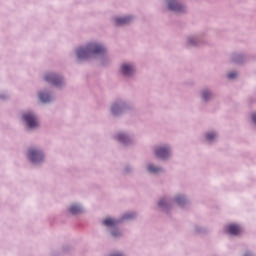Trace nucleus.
Here are the masks:
<instances>
[{"mask_svg": "<svg viewBox=\"0 0 256 256\" xmlns=\"http://www.w3.org/2000/svg\"><path fill=\"white\" fill-rule=\"evenodd\" d=\"M105 47L98 45V43H90L86 47H81L77 51V57L79 59H86L89 55H99L104 53Z\"/></svg>", "mask_w": 256, "mask_h": 256, "instance_id": "nucleus-1", "label": "nucleus"}, {"mask_svg": "<svg viewBox=\"0 0 256 256\" xmlns=\"http://www.w3.org/2000/svg\"><path fill=\"white\" fill-rule=\"evenodd\" d=\"M159 205H164V201H159Z\"/></svg>", "mask_w": 256, "mask_h": 256, "instance_id": "nucleus-22", "label": "nucleus"}, {"mask_svg": "<svg viewBox=\"0 0 256 256\" xmlns=\"http://www.w3.org/2000/svg\"><path fill=\"white\" fill-rule=\"evenodd\" d=\"M46 81H48L49 83H53V85H61L62 83V79L61 77H59V75H55V73H48L45 76Z\"/></svg>", "mask_w": 256, "mask_h": 256, "instance_id": "nucleus-3", "label": "nucleus"}, {"mask_svg": "<svg viewBox=\"0 0 256 256\" xmlns=\"http://www.w3.org/2000/svg\"><path fill=\"white\" fill-rule=\"evenodd\" d=\"M104 225H115V220H111V218H107L104 220Z\"/></svg>", "mask_w": 256, "mask_h": 256, "instance_id": "nucleus-15", "label": "nucleus"}, {"mask_svg": "<svg viewBox=\"0 0 256 256\" xmlns=\"http://www.w3.org/2000/svg\"><path fill=\"white\" fill-rule=\"evenodd\" d=\"M148 170L156 173L157 171H160L159 167H155V165H148Z\"/></svg>", "mask_w": 256, "mask_h": 256, "instance_id": "nucleus-14", "label": "nucleus"}, {"mask_svg": "<svg viewBox=\"0 0 256 256\" xmlns=\"http://www.w3.org/2000/svg\"><path fill=\"white\" fill-rule=\"evenodd\" d=\"M227 229L229 233H232V235H239L242 231L241 226H237V224H230Z\"/></svg>", "mask_w": 256, "mask_h": 256, "instance_id": "nucleus-7", "label": "nucleus"}, {"mask_svg": "<svg viewBox=\"0 0 256 256\" xmlns=\"http://www.w3.org/2000/svg\"><path fill=\"white\" fill-rule=\"evenodd\" d=\"M168 9H170L171 11L181 12L184 10V7L179 3H176V1H169Z\"/></svg>", "mask_w": 256, "mask_h": 256, "instance_id": "nucleus-6", "label": "nucleus"}, {"mask_svg": "<svg viewBox=\"0 0 256 256\" xmlns=\"http://www.w3.org/2000/svg\"><path fill=\"white\" fill-rule=\"evenodd\" d=\"M113 235H115L114 232H113Z\"/></svg>", "mask_w": 256, "mask_h": 256, "instance_id": "nucleus-26", "label": "nucleus"}, {"mask_svg": "<svg viewBox=\"0 0 256 256\" xmlns=\"http://www.w3.org/2000/svg\"><path fill=\"white\" fill-rule=\"evenodd\" d=\"M252 119H253L254 123H256V113H253Z\"/></svg>", "mask_w": 256, "mask_h": 256, "instance_id": "nucleus-21", "label": "nucleus"}, {"mask_svg": "<svg viewBox=\"0 0 256 256\" xmlns=\"http://www.w3.org/2000/svg\"><path fill=\"white\" fill-rule=\"evenodd\" d=\"M155 153L157 157L164 159L168 157L170 149L168 147H159L158 149H156Z\"/></svg>", "mask_w": 256, "mask_h": 256, "instance_id": "nucleus-5", "label": "nucleus"}, {"mask_svg": "<svg viewBox=\"0 0 256 256\" xmlns=\"http://www.w3.org/2000/svg\"><path fill=\"white\" fill-rule=\"evenodd\" d=\"M117 109H119V105H113V107H112V112H113L114 114H116V113H117Z\"/></svg>", "mask_w": 256, "mask_h": 256, "instance_id": "nucleus-18", "label": "nucleus"}, {"mask_svg": "<svg viewBox=\"0 0 256 256\" xmlns=\"http://www.w3.org/2000/svg\"><path fill=\"white\" fill-rule=\"evenodd\" d=\"M190 43H193V41H192V40H190Z\"/></svg>", "mask_w": 256, "mask_h": 256, "instance_id": "nucleus-25", "label": "nucleus"}, {"mask_svg": "<svg viewBox=\"0 0 256 256\" xmlns=\"http://www.w3.org/2000/svg\"><path fill=\"white\" fill-rule=\"evenodd\" d=\"M176 201H177V203L182 204L185 201V197H183L182 195H178L176 197Z\"/></svg>", "mask_w": 256, "mask_h": 256, "instance_id": "nucleus-16", "label": "nucleus"}, {"mask_svg": "<svg viewBox=\"0 0 256 256\" xmlns=\"http://www.w3.org/2000/svg\"><path fill=\"white\" fill-rule=\"evenodd\" d=\"M211 96V93L209 91H203L202 97L203 99L207 100Z\"/></svg>", "mask_w": 256, "mask_h": 256, "instance_id": "nucleus-17", "label": "nucleus"}, {"mask_svg": "<svg viewBox=\"0 0 256 256\" xmlns=\"http://www.w3.org/2000/svg\"><path fill=\"white\" fill-rule=\"evenodd\" d=\"M131 17H117L115 19L116 25H126L127 23H130Z\"/></svg>", "mask_w": 256, "mask_h": 256, "instance_id": "nucleus-9", "label": "nucleus"}, {"mask_svg": "<svg viewBox=\"0 0 256 256\" xmlns=\"http://www.w3.org/2000/svg\"><path fill=\"white\" fill-rule=\"evenodd\" d=\"M82 208H80V206H71L70 207V212L71 213H81Z\"/></svg>", "mask_w": 256, "mask_h": 256, "instance_id": "nucleus-11", "label": "nucleus"}, {"mask_svg": "<svg viewBox=\"0 0 256 256\" xmlns=\"http://www.w3.org/2000/svg\"><path fill=\"white\" fill-rule=\"evenodd\" d=\"M118 139H119V141H123L124 143H126L128 137H127V135H125L124 133H120V134L118 135Z\"/></svg>", "mask_w": 256, "mask_h": 256, "instance_id": "nucleus-12", "label": "nucleus"}, {"mask_svg": "<svg viewBox=\"0 0 256 256\" xmlns=\"http://www.w3.org/2000/svg\"><path fill=\"white\" fill-rule=\"evenodd\" d=\"M23 118L30 128H34L39 125V121L34 113H25V115H23Z\"/></svg>", "mask_w": 256, "mask_h": 256, "instance_id": "nucleus-2", "label": "nucleus"}, {"mask_svg": "<svg viewBox=\"0 0 256 256\" xmlns=\"http://www.w3.org/2000/svg\"><path fill=\"white\" fill-rule=\"evenodd\" d=\"M215 137H217L216 133H207L206 135V139H208L209 141H212L213 139H215Z\"/></svg>", "mask_w": 256, "mask_h": 256, "instance_id": "nucleus-13", "label": "nucleus"}, {"mask_svg": "<svg viewBox=\"0 0 256 256\" xmlns=\"http://www.w3.org/2000/svg\"><path fill=\"white\" fill-rule=\"evenodd\" d=\"M29 157H30L31 161H34V162L42 161L43 153H42V151H39L38 149H30Z\"/></svg>", "mask_w": 256, "mask_h": 256, "instance_id": "nucleus-4", "label": "nucleus"}, {"mask_svg": "<svg viewBox=\"0 0 256 256\" xmlns=\"http://www.w3.org/2000/svg\"><path fill=\"white\" fill-rule=\"evenodd\" d=\"M39 98L43 102L50 101V99H51V97H50V95L48 93H40L39 94Z\"/></svg>", "mask_w": 256, "mask_h": 256, "instance_id": "nucleus-10", "label": "nucleus"}, {"mask_svg": "<svg viewBox=\"0 0 256 256\" xmlns=\"http://www.w3.org/2000/svg\"><path fill=\"white\" fill-rule=\"evenodd\" d=\"M134 71H135V68L133 67V65H127V64L122 65L123 75H132Z\"/></svg>", "mask_w": 256, "mask_h": 256, "instance_id": "nucleus-8", "label": "nucleus"}, {"mask_svg": "<svg viewBox=\"0 0 256 256\" xmlns=\"http://www.w3.org/2000/svg\"><path fill=\"white\" fill-rule=\"evenodd\" d=\"M245 256H251L250 254H245Z\"/></svg>", "mask_w": 256, "mask_h": 256, "instance_id": "nucleus-24", "label": "nucleus"}, {"mask_svg": "<svg viewBox=\"0 0 256 256\" xmlns=\"http://www.w3.org/2000/svg\"><path fill=\"white\" fill-rule=\"evenodd\" d=\"M130 217H134V214H125L123 219H130Z\"/></svg>", "mask_w": 256, "mask_h": 256, "instance_id": "nucleus-20", "label": "nucleus"}, {"mask_svg": "<svg viewBox=\"0 0 256 256\" xmlns=\"http://www.w3.org/2000/svg\"><path fill=\"white\" fill-rule=\"evenodd\" d=\"M112 256H122L121 254H113Z\"/></svg>", "mask_w": 256, "mask_h": 256, "instance_id": "nucleus-23", "label": "nucleus"}, {"mask_svg": "<svg viewBox=\"0 0 256 256\" xmlns=\"http://www.w3.org/2000/svg\"><path fill=\"white\" fill-rule=\"evenodd\" d=\"M228 77H229V79H233V78L237 77V73H229Z\"/></svg>", "mask_w": 256, "mask_h": 256, "instance_id": "nucleus-19", "label": "nucleus"}]
</instances>
